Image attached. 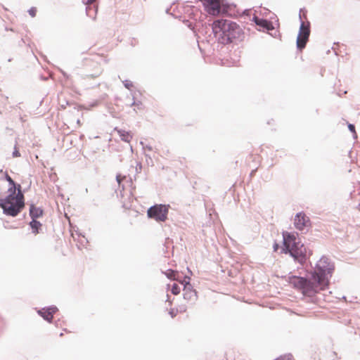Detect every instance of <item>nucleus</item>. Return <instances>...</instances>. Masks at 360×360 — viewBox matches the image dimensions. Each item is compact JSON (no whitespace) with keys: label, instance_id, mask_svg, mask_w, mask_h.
Instances as JSON below:
<instances>
[{"label":"nucleus","instance_id":"obj_1","mask_svg":"<svg viewBox=\"0 0 360 360\" xmlns=\"http://www.w3.org/2000/svg\"><path fill=\"white\" fill-rule=\"evenodd\" d=\"M283 240L281 245L275 240L273 243L274 252L281 248V254L288 255L296 263L303 265L309 261L312 252L307 248L295 231H282Z\"/></svg>","mask_w":360,"mask_h":360},{"label":"nucleus","instance_id":"obj_2","mask_svg":"<svg viewBox=\"0 0 360 360\" xmlns=\"http://www.w3.org/2000/svg\"><path fill=\"white\" fill-rule=\"evenodd\" d=\"M205 29L211 30L219 44H230L237 41H241L244 39L245 33L242 28L236 22L229 19H217L211 25L206 26Z\"/></svg>","mask_w":360,"mask_h":360},{"label":"nucleus","instance_id":"obj_3","mask_svg":"<svg viewBox=\"0 0 360 360\" xmlns=\"http://www.w3.org/2000/svg\"><path fill=\"white\" fill-rule=\"evenodd\" d=\"M314 283L319 292L328 288L330 278L335 271L334 262L326 255H322L312 271H309Z\"/></svg>","mask_w":360,"mask_h":360},{"label":"nucleus","instance_id":"obj_4","mask_svg":"<svg viewBox=\"0 0 360 360\" xmlns=\"http://www.w3.org/2000/svg\"><path fill=\"white\" fill-rule=\"evenodd\" d=\"M301 269L304 273V275H302V273L300 271L298 275L292 274V272H290L288 275L284 276L283 278L294 289L313 293L319 292V290L315 283H314L309 271H307L303 267Z\"/></svg>","mask_w":360,"mask_h":360},{"label":"nucleus","instance_id":"obj_5","mask_svg":"<svg viewBox=\"0 0 360 360\" xmlns=\"http://www.w3.org/2000/svg\"><path fill=\"white\" fill-rule=\"evenodd\" d=\"M257 12V11H255L250 19V20L254 22L257 30L259 32L267 33L274 38L281 37L279 32V21L276 14L273 13V15L269 19H266L264 18H259L256 15Z\"/></svg>","mask_w":360,"mask_h":360},{"label":"nucleus","instance_id":"obj_6","mask_svg":"<svg viewBox=\"0 0 360 360\" xmlns=\"http://www.w3.org/2000/svg\"><path fill=\"white\" fill-rule=\"evenodd\" d=\"M203 4L206 10H211L213 13L222 12L231 15L240 13L237 5L227 0H204Z\"/></svg>","mask_w":360,"mask_h":360},{"label":"nucleus","instance_id":"obj_7","mask_svg":"<svg viewBox=\"0 0 360 360\" xmlns=\"http://www.w3.org/2000/svg\"><path fill=\"white\" fill-rule=\"evenodd\" d=\"M300 27L296 39V48L298 51H302L306 47L311 33V22L309 20H304L300 15Z\"/></svg>","mask_w":360,"mask_h":360},{"label":"nucleus","instance_id":"obj_8","mask_svg":"<svg viewBox=\"0 0 360 360\" xmlns=\"http://www.w3.org/2000/svg\"><path fill=\"white\" fill-rule=\"evenodd\" d=\"M169 205L155 204L147 210V217L158 222L165 221L167 219Z\"/></svg>","mask_w":360,"mask_h":360},{"label":"nucleus","instance_id":"obj_9","mask_svg":"<svg viewBox=\"0 0 360 360\" xmlns=\"http://www.w3.org/2000/svg\"><path fill=\"white\" fill-rule=\"evenodd\" d=\"M25 205V198H18L17 200L11 202L4 207H0L3 210V214L12 217H17L23 210Z\"/></svg>","mask_w":360,"mask_h":360},{"label":"nucleus","instance_id":"obj_10","mask_svg":"<svg viewBox=\"0 0 360 360\" xmlns=\"http://www.w3.org/2000/svg\"><path fill=\"white\" fill-rule=\"evenodd\" d=\"M294 226L299 231H304L311 226V221L304 212H297L294 218Z\"/></svg>","mask_w":360,"mask_h":360},{"label":"nucleus","instance_id":"obj_11","mask_svg":"<svg viewBox=\"0 0 360 360\" xmlns=\"http://www.w3.org/2000/svg\"><path fill=\"white\" fill-rule=\"evenodd\" d=\"M35 309L37 314L49 323L53 322V315L58 311V308L53 304Z\"/></svg>","mask_w":360,"mask_h":360},{"label":"nucleus","instance_id":"obj_12","mask_svg":"<svg viewBox=\"0 0 360 360\" xmlns=\"http://www.w3.org/2000/svg\"><path fill=\"white\" fill-rule=\"evenodd\" d=\"M44 214V210L42 207H37L32 202L30 204L29 215L31 219H38Z\"/></svg>","mask_w":360,"mask_h":360},{"label":"nucleus","instance_id":"obj_13","mask_svg":"<svg viewBox=\"0 0 360 360\" xmlns=\"http://www.w3.org/2000/svg\"><path fill=\"white\" fill-rule=\"evenodd\" d=\"M86 6L85 11L86 15L91 18L92 20H95L96 18L98 6L97 1H93L91 4H84Z\"/></svg>","mask_w":360,"mask_h":360},{"label":"nucleus","instance_id":"obj_14","mask_svg":"<svg viewBox=\"0 0 360 360\" xmlns=\"http://www.w3.org/2000/svg\"><path fill=\"white\" fill-rule=\"evenodd\" d=\"M23 193H17L16 195H13L10 193L4 198H0V207H4V205L11 203L15 200H17L18 198H23Z\"/></svg>","mask_w":360,"mask_h":360},{"label":"nucleus","instance_id":"obj_15","mask_svg":"<svg viewBox=\"0 0 360 360\" xmlns=\"http://www.w3.org/2000/svg\"><path fill=\"white\" fill-rule=\"evenodd\" d=\"M114 130L117 132L120 139L122 141L129 143H130L133 138V134L131 131H126L118 127H115Z\"/></svg>","mask_w":360,"mask_h":360},{"label":"nucleus","instance_id":"obj_16","mask_svg":"<svg viewBox=\"0 0 360 360\" xmlns=\"http://www.w3.org/2000/svg\"><path fill=\"white\" fill-rule=\"evenodd\" d=\"M28 225L31 229L32 233L34 235L39 234L42 231L43 224L37 219H31Z\"/></svg>","mask_w":360,"mask_h":360},{"label":"nucleus","instance_id":"obj_17","mask_svg":"<svg viewBox=\"0 0 360 360\" xmlns=\"http://www.w3.org/2000/svg\"><path fill=\"white\" fill-rule=\"evenodd\" d=\"M174 4V2H173L169 7H167L165 9V13L172 16L174 18L177 19L181 18V14L180 13L179 11L178 10L177 7H173Z\"/></svg>","mask_w":360,"mask_h":360},{"label":"nucleus","instance_id":"obj_18","mask_svg":"<svg viewBox=\"0 0 360 360\" xmlns=\"http://www.w3.org/2000/svg\"><path fill=\"white\" fill-rule=\"evenodd\" d=\"M184 299L188 302H190L192 304H195L198 300V292L197 291H188L184 292Z\"/></svg>","mask_w":360,"mask_h":360},{"label":"nucleus","instance_id":"obj_19","mask_svg":"<svg viewBox=\"0 0 360 360\" xmlns=\"http://www.w3.org/2000/svg\"><path fill=\"white\" fill-rule=\"evenodd\" d=\"M7 192L13 195H16L17 193H22L20 184L15 181L11 183V184L8 185Z\"/></svg>","mask_w":360,"mask_h":360},{"label":"nucleus","instance_id":"obj_20","mask_svg":"<svg viewBox=\"0 0 360 360\" xmlns=\"http://www.w3.org/2000/svg\"><path fill=\"white\" fill-rule=\"evenodd\" d=\"M73 106V109L74 110H77V111H80L83 109V106L82 105H79V104H77L76 103H75L74 101H65V105H60V108L62 109H65V106Z\"/></svg>","mask_w":360,"mask_h":360},{"label":"nucleus","instance_id":"obj_21","mask_svg":"<svg viewBox=\"0 0 360 360\" xmlns=\"http://www.w3.org/2000/svg\"><path fill=\"white\" fill-rule=\"evenodd\" d=\"M165 276L169 278V280H176V274H178L177 272H176L174 270L172 269H167L165 272L162 271Z\"/></svg>","mask_w":360,"mask_h":360},{"label":"nucleus","instance_id":"obj_22","mask_svg":"<svg viewBox=\"0 0 360 360\" xmlns=\"http://www.w3.org/2000/svg\"><path fill=\"white\" fill-rule=\"evenodd\" d=\"M177 275H178V277L176 278V280H177L182 285H184V284L186 283V282L187 281V278H188V281L191 282L190 276H188L186 274H184L183 276H180L179 274Z\"/></svg>","mask_w":360,"mask_h":360},{"label":"nucleus","instance_id":"obj_23","mask_svg":"<svg viewBox=\"0 0 360 360\" xmlns=\"http://www.w3.org/2000/svg\"><path fill=\"white\" fill-rule=\"evenodd\" d=\"M347 127L349 131L352 134V137L354 139H357V133L356 131L355 125L354 124L349 123L347 122Z\"/></svg>","mask_w":360,"mask_h":360},{"label":"nucleus","instance_id":"obj_24","mask_svg":"<svg viewBox=\"0 0 360 360\" xmlns=\"http://www.w3.org/2000/svg\"><path fill=\"white\" fill-rule=\"evenodd\" d=\"M183 291L186 292L188 291H196V290L193 288V286L192 285L191 282L188 281V280L187 279V281L183 285Z\"/></svg>","mask_w":360,"mask_h":360},{"label":"nucleus","instance_id":"obj_25","mask_svg":"<svg viewBox=\"0 0 360 360\" xmlns=\"http://www.w3.org/2000/svg\"><path fill=\"white\" fill-rule=\"evenodd\" d=\"M132 99L133 102L130 104V106H136L138 109H141L143 106L142 102L141 101H136L134 95H132Z\"/></svg>","mask_w":360,"mask_h":360},{"label":"nucleus","instance_id":"obj_26","mask_svg":"<svg viewBox=\"0 0 360 360\" xmlns=\"http://www.w3.org/2000/svg\"><path fill=\"white\" fill-rule=\"evenodd\" d=\"M180 292H181V288L179 286V285H177L176 283H173L172 285V288H171V292L173 295H176L179 294Z\"/></svg>","mask_w":360,"mask_h":360},{"label":"nucleus","instance_id":"obj_27","mask_svg":"<svg viewBox=\"0 0 360 360\" xmlns=\"http://www.w3.org/2000/svg\"><path fill=\"white\" fill-rule=\"evenodd\" d=\"M274 360H293V356L290 353L281 355L280 356L274 359Z\"/></svg>","mask_w":360,"mask_h":360},{"label":"nucleus","instance_id":"obj_28","mask_svg":"<svg viewBox=\"0 0 360 360\" xmlns=\"http://www.w3.org/2000/svg\"><path fill=\"white\" fill-rule=\"evenodd\" d=\"M57 69L62 74V75L63 76V77L65 79V81L67 82H70V84H72L71 79H70V75L69 74H68L65 71H64L63 69L60 68H57Z\"/></svg>","mask_w":360,"mask_h":360},{"label":"nucleus","instance_id":"obj_29","mask_svg":"<svg viewBox=\"0 0 360 360\" xmlns=\"http://www.w3.org/2000/svg\"><path fill=\"white\" fill-rule=\"evenodd\" d=\"M20 156H21V154L20 153L19 148H18V143L16 141L15 144L14 146V148H13V151L12 153V157L15 158H18Z\"/></svg>","mask_w":360,"mask_h":360},{"label":"nucleus","instance_id":"obj_30","mask_svg":"<svg viewBox=\"0 0 360 360\" xmlns=\"http://www.w3.org/2000/svg\"><path fill=\"white\" fill-rule=\"evenodd\" d=\"M123 86L128 90L131 91V89L133 87V82L129 79H124L122 81Z\"/></svg>","mask_w":360,"mask_h":360},{"label":"nucleus","instance_id":"obj_31","mask_svg":"<svg viewBox=\"0 0 360 360\" xmlns=\"http://www.w3.org/2000/svg\"><path fill=\"white\" fill-rule=\"evenodd\" d=\"M92 63V65H94V66H98V63L91 59H89L87 58H84L83 59V65L84 66L89 65V63Z\"/></svg>","mask_w":360,"mask_h":360},{"label":"nucleus","instance_id":"obj_32","mask_svg":"<svg viewBox=\"0 0 360 360\" xmlns=\"http://www.w3.org/2000/svg\"><path fill=\"white\" fill-rule=\"evenodd\" d=\"M27 12L31 17L34 18L37 15V9L36 7L32 6L28 9Z\"/></svg>","mask_w":360,"mask_h":360},{"label":"nucleus","instance_id":"obj_33","mask_svg":"<svg viewBox=\"0 0 360 360\" xmlns=\"http://www.w3.org/2000/svg\"><path fill=\"white\" fill-rule=\"evenodd\" d=\"M251 13H252V10L250 8H245L243 11V15L245 17H248L250 18V20L252 18L250 17Z\"/></svg>","mask_w":360,"mask_h":360},{"label":"nucleus","instance_id":"obj_34","mask_svg":"<svg viewBox=\"0 0 360 360\" xmlns=\"http://www.w3.org/2000/svg\"><path fill=\"white\" fill-rule=\"evenodd\" d=\"M121 176H122L124 179H127V176H126V175H123V176H122V175H121V174L117 173V174H116V181H117V184H118L119 186H120V185H121V182H122V180H121V179H120V178H121Z\"/></svg>","mask_w":360,"mask_h":360},{"label":"nucleus","instance_id":"obj_35","mask_svg":"<svg viewBox=\"0 0 360 360\" xmlns=\"http://www.w3.org/2000/svg\"><path fill=\"white\" fill-rule=\"evenodd\" d=\"M4 179L8 182V185L15 181L7 172L4 174Z\"/></svg>","mask_w":360,"mask_h":360},{"label":"nucleus","instance_id":"obj_36","mask_svg":"<svg viewBox=\"0 0 360 360\" xmlns=\"http://www.w3.org/2000/svg\"><path fill=\"white\" fill-rule=\"evenodd\" d=\"M140 144L142 146V148L143 150L146 149V150H148L149 151H151L153 150V148H152V146L150 145H148V144L144 145L143 141H140Z\"/></svg>","mask_w":360,"mask_h":360},{"label":"nucleus","instance_id":"obj_37","mask_svg":"<svg viewBox=\"0 0 360 360\" xmlns=\"http://www.w3.org/2000/svg\"><path fill=\"white\" fill-rule=\"evenodd\" d=\"M177 313H178V310L172 309V308L170 309V310L169 311V314L170 315V316L172 318H174L177 315Z\"/></svg>","mask_w":360,"mask_h":360},{"label":"nucleus","instance_id":"obj_38","mask_svg":"<svg viewBox=\"0 0 360 360\" xmlns=\"http://www.w3.org/2000/svg\"><path fill=\"white\" fill-rule=\"evenodd\" d=\"M307 10L306 9L305 7H303V8H300L298 15L300 16V15H301V17L302 18V15H307Z\"/></svg>","mask_w":360,"mask_h":360},{"label":"nucleus","instance_id":"obj_39","mask_svg":"<svg viewBox=\"0 0 360 360\" xmlns=\"http://www.w3.org/2000/svg\"><path fill=\"white\" fill-rule=\"evenodd\" d=\"M99 75H100V71H98L97 72L94 73V74L86 75V77L95 78V77H97Z\"/></svg>","mask_w":360,"mask_h":360},{"label":"nucleus","instance_id":"obj_40","mask_svg":"<svg viewBox=\"0 0 360 360\" xmlns=\"http://www.w3.org/2000/svg\"><path fill=\"white\" fill-rule=\"evenodd\" d=\"M138 44V40L135 38H132L130 42L131 46H135Z\"/></svg>","mask_w":360,"mask_h":360},{"label":"nucleus","instance_id":"obj_41","mask_svg":"<svg viewBox=\"0 0 360 360\" xmlns=\"http://www.w3.org/2000/svg\"><path fill=\"white\" fill-rule=\"evenodd\" d=\"M141 169H142V165H141V163L138 162V163L136 164V172H139V170H141Z\"/></svg>","mask_w":360,"mask_h":360},{"label":"nucleus","instance_id":"obj_42","mask_svg":"<svg viewBox=\"0 0 360 360\" xmlns=\"http://www.w3.org/2000/svg\"><path fill=\"white\" fill-rule=\"evenodd\" d=\"M31 184H32V181H30V184H29V185H28V186H27V187H25V188L23 191H22V190H21V193H23V194H24L25 193H26V192H27V191L30 188V187H31Z\"/></svg>","mask_w":360,"mask_h":360},{"label":"nucleus","instance_id":"obj_43","mask_svg":"<svg viewBox=\"0 0 360 360\" xmlns=\"http://www.w3.org/2000/svg\"><path fill=\"white\" fill-rule=\"evenodd\" d=\"M98 104H99V101H95L92 102V103L90 104V106H91V108H94V107H96V106H98Z\"/></svg>","mask_w":360,"mask_h":360},{"label":"nucleus","instance_id":"obj_44","mask_svg":"<svg viewBox=\"0 0 360 360\" xmlns=\"http://www.w3.org/2000/svg\"><path fill=\"white\" fill-rule=\"evenodd\" d=\"M264 13H262V11H260V13H259L260 15H266L267 13H271V11L266 8H264Z\"/></svg>","mask_w":360,"mask_h":360},{"label":"nucleus","instance_id":"obj_45","mask_svg":"<svg viewBox=\"0 0 360 360\" xmlns=\"http://www.w3.org/2000/svg\"><path fill=\"white\" fill-rule=\"evenodd\" d=\"M257 169H252L250 173V176L252 177L255 175Z\"/></svg>","mask_w":360,"mask_h":360},{"label":"nucleus","instance_id":"obj_46","mask_svg":"<svg viewBox=\"0 0 360 360\" xmlns=\"http://www.w3.org/2000/svg\"><path fill=\"white\" fill-rule=\"evenodd\" d=\"M77 234H78V236H82V237H83L84 238H85V240H86V243H88V240L85 238V236H84V235L82 234L81 233H78Z\"/></svg>","mask_w":360,"mask_h":360},{"label":"nucleus","instance_id":"obj_47","mask_svg":"<svg viewBox=\"0 0 360 360\" xmlns=\"http://www.w3.org/2000/svg\"><path fill=\"white\" fill-rule=\"evenodd\" d=\"M40 79L43 81H46L47 80V77H46L45 76H44L43 75H41L40 76Z\"/></svg>","mask_w":360,"mask_h":360},{"label":"nucleus","instance_id":"obj_48","mask_svg":"<svg viewBox=\"0 0 360 360\" xmlns=\"http://www.w3.org/2000/svg\"><path fill=\"white\" fill-rule=\"evenodd\" d=\"M187 271H188V272L191 275H193V272H192V271L189 269V267H187Z\"/></svg>","mask_w":360,"mask_h":360},{"label":"nucleus","instance_id":"obj_49","mask_svg":"<svg viewBox=\"0 0 360 360\" xmlns=\"http://www.w3.org/2000/svg\"><path fill=\"white\" fill-rule=\"evenodd\" d=\"M129 181L131 182V187H132V179L131 177L129 175Z\"/></svg>","mask_w":360,"mask_h":360},{"label":"nucleus","instance_id":"obj_50","mask_svg":"<svg viewBox=\"0 0 360 360\" xmlns=\"http://www.w3.org/2000/svg\"><path fill=\"white\" fill-rule=\"evenodd\" d=\"M77 124H81V121H80V120H79V119H77Z\"/></svg>","mask_w":360,"mask_h":360},{"label":"nucleus","instance_id":"obj_51","mask_svg":"<svg viewBox=\"0 0 360 360\" xmlns=\"http://www.w3.org/2000/svg\"><path fill=\"white\" fill-rule=\"evenodd\" d=\"M115 101H120V100H121V99H120V97L116 96V97L115 98Z\"/></svg>","mask_w":360,"mask_h":360},{"label":"nucleus","instance_id":"obj_52","mask_svg":"<svg viewBox=\"0 0 360 360\" xmlns=\"http://www.w3.org/2000/svg\"><path fill=\"white\" fill-rule=\"evenodd\" d=\"M60 321V319H58L57 321H56V326H58V322Z\"/></svg>","mask_w":360,"mask_h":360},{"label":"nucleus","instance_id":"obj_53","mask_svg":"<svg viewBox=\"0 0 360 360\" xmlns=\"http://www.w3.org/2000/svg\"><path fill=\"white\" fill-rule=\"evenodd\" d=\"M342 299L346 300L347 297H346V296L344 295V296H342Z\"/></svg>","mask_w":360,"mask_h":360},{"label":"nucleus","instance_id":"obj_54","mask_svg":"<svg viewBox=\"0 0 360 360\" xmlns=\"http://www.w3.org/2000/svg\"><path fill=\"white\" fill-rule=\"evenodd\" d=\"M12 60H13V58H8V62H11V61H12Z\"/></svg>","mask_w":360,"mask_h":360},{"label":"nucleus","instance_id":"obj_55","mask_svg":"<svg viewBox=\"0 0 360 360\" xmlns=\"http://www.w3.org/2000/svg\"><path fill=\"white\" fill-rule=\"evenodd\" d=\"M130 148H131V150L133 151V148L131 145H130Z\"/></svg>","mask_w":360,"mask_h":360},{"label":"nucleus","instance_id":"obj_56","mask_svg":"<svg viewBox=\"0 0 360 360\" xmlns=\"http://www.w3.org/2000/svg\"><path fill=\"white\" fill-rule=\"evenodd\" d=\"M198 47H199L200 51L202 52V49L199 46H198Z\"/></svg>","mask_w":360,"mask_h":360},{"label":"nucleus","instance_id":"obj_57","mask_svg":"<svg viewBox=\"0 0 360 360\" xmlns=\"http://www.w3.org/2000/svg\"><path fill=\"white\" fill-rule=\"evenodd\" d=\"M316 112L317 114L319 113V110H318V109H316Z\"/></svg>","mask_w":360,"mask_h":360},{"label":"nucleus","instance_id":"obj_58","mask_svg":"<svg viewBox=\"0 0 360 360\" xmlns=\"http://www.w3.org/2000/svg\"><path fill=\"white\" fill-rule=\"evenodd\" d=\"M42 102H43V99L40 101V105H41Z\"/></svg>","mask_w":360,"mask_h":360}]
</instances>
